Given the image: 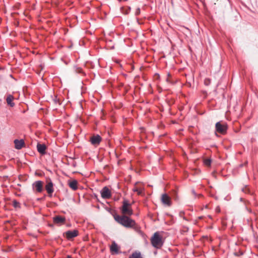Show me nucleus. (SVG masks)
<instances>
[{
  "label": "nucleus",
  "instance_id": "1",
  "mask_svg": "<svg viewBox=\"0 0 258 258\" xmlns=\"http://www.w3.org/2000/svg\"><path fill=\"white\" fill-rule=\"evenodd\" d=\"M115 220L119 224L126 228H133L136 226L135 221L127 216H116Z\"/></svg>",
  "mask_w": 258,
  "mask_h": 258
},
{
  "label": "nucleus",
  "instance_id": "2",
  "mask_svg": "<svg viewBox=\"0 0 258 258\" xmlns=\"http://www.w3.org/2000/svg\"><path fill=\"white\" fill-rule=\"evenodd\" d=\"M151 242L153 246L160 248L163 244L162 236L158 232H155L151 238Z\"/></svg>",
  "mask_w": 258,
  "mask_h": 258
},
{
  "label": "nucleus",
  "instance_id": "3",
  "mask_svg": "<svg viewBox=\"0 0 258 258\" xmlns=\"http://www.w3.org/2000/svg\"><path fill=\"white\" fill-rule=\"evenodd\" d=\"M121 212L123 215L125 216H131L133 214V210L131 209V205L127 200H124L123 202Z\"/></svg>",
  "mask_w": 258,
  "mask_h": 258
},
{
  "label": "nucleus",
  "instance_id": "4",
  "mask_svg": "<svg viewBox=\"0 0 258 258\" xmlns=\"http://www.w3.org/2000/svg\"><path fill=\"white\" fill-rule=\"evenodd\" d=\"M216 131L221 134H225L226 132L227 126L226 123H222L221 122H218L215 125Z\"/></svg>",
  "mask_w": 258,
  "mask_h": 258
},
{
  "label": "nucleus",
  "instance_id": "5",
  "mask_svg": "<svg viewBox=\"0 0 258 258\" xmlns=\"http://www.w3.org/2000/svg\"><path fill=\"white\" fill-rule=\"evenodd\" d=\"M43 182L40 180L34 182L33 184V188L38 192H41L43 190Z\"/></svg>",
  "mask_w": 258,
  "mask_h": 258
},
{
  "label": "nucleus",
  "instance_id": "6",
  "mask_svg": "<svg viewBox=\"0 0 258 258\" xmlns=\"http://www.w3.org/2000/svg\"><path fill=\"white\" fill-rule=\"evenodd\" d=\"M144 190V187L143 185L140 182H136L133 189V191L134 192H137L139 195H141Z\"/></svg>",
  "mask_w": 258,
  "mask_h": 258
},
{
  "label": "nucleus",
  "instance_id": "7",
  "mask_svg": "<svg viewBox=\"0 0 258 258\" xmlns=\"http://www.w3.org/2000/svg\"><path fill=\"white\" fill-rule=\"evenodd\" d=\"M101 195L102 198L105 199H109L111 196V191L107 186L102 188L101 191Z\"/></svg>",
  "mask_w": 258,
  "mask_h": 258
},
{
  "label": "nucleus",
  "instance_id": "8",
  "mask_svg": "<svg viewBox=\"0 0 258 258\" xmlns=\"http://www.w3.org/2000/svg\"><path fill=\"white\" fill-rule=\"evenodd\" d=\"M120 246L115 241H112L110 246V250L112 254H116L119 253Z\"/></svg>",
  "mask_w": 258,
  "mask_h": 258
},
{
  "label": "nucleus",
  "instance_id": "9",
  "mask_svg": "<svg viewBox=\"0 0 258 258\" xmlns=\"http://www.w3.org/2000/svg\"><path fill=\"white\" fill-rule=\"evenodd\" d=\"M161 202L164 205L170 206L171 205V201L170 198L166 194H163L161 198Z\"/></svg>",
  "mask_w": 258,
  "mask_h": 258
},
{
  "label": "nucleus",
  "instance_id": "10",
  "mask_svg": "<svg viewBox=\"0 0 258 258\" xmlns=\"http://www.w3.org/2000/svg\"><path fill=\"white\" fill-rule=\"evenodd\" d=\"M101 141V138L98 135L93 136L90 139V141L91 142V144L95 146H98L100 144Z\"/></svg>",
  "mask_w": 258,
  "mask_h": 258
},
{
  "label": "nucleus",
  "instance_id": "11",
  "mask_svg": "<svg viewBox=\"0 0 258 258\" xmlns=\"http://www.w3.org/2000/svg\"><path fill=\"white\" fill-rule=\"evenodd\" d=\"M45 189L50 197H51L52 194L54 191L53 184L51 180L47 181L45 185Z\"/></svg>",
  "mask_w": 258,
  "mask_h": 258
},
{
  "label": "nucleus",
  "instance_id": "12",
  "mask_svg": "<svg viewBox=\"0 0 258 258\" xmlns=\"http://www.w3.org/2000/svg\"><path fill=\"white\" fill-rule=\"evenodd\" d=\"M78 235V231L77 230L68 231L66 232V237L68 239L76 237Z\"/></svg>",
  "mask_w": 258,
  "mask_h": 258
},
{
  "label": "nucleus",
  "instance_id": "13",
  "mask_svg": "<svg viewBox=\"0 0 258 258\" xmlns=\"http://www.w3.org/2000/svg\"><path fill=\"white\" fill-rule=\"evenodd\" d=\"M53 222L55 224L61 225L64 223L66 219L63 217L57 216L53 218Z\"/></svg>",
  "mask_w": 258,
  "mask_h": 258
},
{
  "label": "nucleus",
  "instance_id": "14",
  "mask_svg": "<svg viewBox=\"0 0 258 258\" xmlns=\"http://www.w3.org/2000/svg\"><path fill=\"white\" fill-rule=\"evenodd\" d=\"M15 147L17 149H21L25 145L23 140H15L14 141Z\"/></svg>",
  "mask_w": 258,
  "mask_h": 258
},
{
  "label": "nucleus",
  "instance_id": "15",
  "mask_svg": "<svg viewBox=\"0 0 258 258\" xmlns=\"http://www.w3.org/2000/svg\"><path fill=\"white\" fill-rule=\"evenodd\" d=\"M37 148L38 151L40 153H41L42 154H43L45 153V150H46V146L44 144H38L37 146Z\"/></svg>",
  "mask_w": 258,
  "mask_h": 258
},
{
  "label": "nucleus",
  "instance_id": "16",
  "mask_svg": "<svg viewBox=\"0 0 258 258\" xmlns=\"http://www.w3.org/2000/svg\"><path fill=\"white\" fill-rule=\"evenodd\" d=\"M13 100H14V97L11 95H9L7 97V99H6L7 103H8V104L11 107H13L15 105L14 103L13 102Z\"/></svg>",
  "mask_w": 258,
  "mask_h": 258
},
{
  "label": "nucleus",
  "instance_id": "17",
  "mask_svg": "<svg viewBox=\"0 0 258 258\" xmlns=\"http://www.w3.org/2000/svg\"><path fill=\"white\" fill-rule=\"evenodd\" d=\"M69 184V186L73 190H76L78 188V182L76 180H74L73 181H70Z\"/></svg>",
  "mask_w": 258,
  "mask_h": 258
},
{
  "label": "nucleus",
  "instance_id": "18",
  "mask_svg": "<svg viewBox=\"0 0 258 258\" xmlns=\"http://www.w3.org/2000/svg\"><path fill=\"white\" fill-rule=\"evenodd\" d=\"M129 258H142L141 254L140 252H133L129 257Z\"/></svg>",
  "mask_w": 258,
  "mask_h": 258
},
{
  "label": "nucleus",
  "instance_id": "19",
  "mask_svg": "<svg viewBox=\"0 0 258 258\" xmlns=\"http://www.w3.org/2000/svg\"><path fill=\"white\" fill-rule=\"evenodd\" d=\"M204 163L207 166H210L211 163V160L210 159H205L204 160Z\"/></svg>",
  "mask_w": 258,
  "mask_h": 258
},
{
  "label": "nucleus",
  "instance_id": "20",
  "mask_svg": "<svg viewBox=\"0 0 258 258\" xmlns=\"http://www.w3.org/2000/svg\"><path fill=\"white\" fill-rule=\"evenodd\" d=\"M211 83V80L209 79H205L204 80V84L206 86H208Z\"/></svg>",
  "mask_w": 258,
  "mask_h": 258
},
{
  "label": "nucleus",
  "instance_id": "21",
  "mask_svg": "<svg viewBox=\"0 0 258 258\" xmlns=\"http://www.w3.org/2000/svg\"><path fill=\"white\" fill-rule=\"evenodd\" d=\"M19 203L17 202L16 201H13V206L15 207H19Z\"/></svg>",
  "mask_w": 258,
  "mask_h": 258
},
{
  "label": "nucleus",
  "instance_id": "22",
  "mask_svg": "<svg viewBox=\"0 0 258 258\" xmlns=\"http://www.w3.org/2000/svg\"><path fill=\"white\" fill-rule=\"evenodd\" d=\"M140 9H138L136 12V14L138 15L140 14Z\"/></svg>",
  "mask_w": 258,
  "mask_h": 258
},
{
  "label": "nucleus",
  "instance_id": "23",
  "mask_svg": "<svg viewBox=\"0 0 258 258\" xmlns=\"http://www.w3.org/2000/svg\"><path fill=\"white\" fill-rule=\"evenodd\" d=\"M66 258H72L70 255H68Z\"/></svg>",
  "mask_w": 258,
  "mask_h": 258
},
{
  "label": "nucleus",
  "instance_id": "24",
  "mask_svg": "<svg viewBox=\"0 0 258 258\" xmlns=\"http://www.w3.org/2000/svg\"><path fill=\"white\" fill-rule=\"evenodd\" d=\"M216 210H217V211L218 212H219L220 211V210H219V209H217Z\"/></svg>",
  "mask_w": 258,
  "mask_h": 258
}]
</instances>
